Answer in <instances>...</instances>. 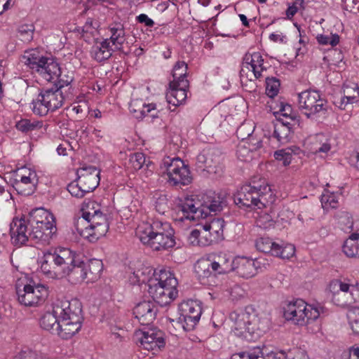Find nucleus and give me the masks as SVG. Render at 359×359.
Wrapping results in <instances>:
<instances>
[{
  "instance_id": "f257e3e1",
  "label": "nucleus",
  "mask_w": 359,
  "mask_h": 359,
  "mask_svg": "<svg viewBox=\"0 0 359 359\" xmlns=\"http://www.w3.org/2000/svg\"><path fill=\"white\" fill-rule=\"evenodd\" d=\"M81 217L75 222L77 232L90 242H95L104 236L109 224L107 214L95 201H84L81 208Z\"/></svg>"
},
{
  "instance_id": "f03ea898",
  "label": "nucleus",
  "mask_w": 359,
  "mask_h": 359,
  "mask_svg": "<svg viewBox=\"0 0 359 359\" xmlns=\"http://www.w3.org/2000/svg\"><path fill=\"white\" fill-rule=\"evenodd\" d=\"M229 318L233 323V332L240 337L248 338L254 334L260 336L269 328L268 319L259 316L252 306L231 312Z\"/></svg>"
},
{
  "instance_id": "7ed1b4c3",
  "label": "nucleus",
  "mask_w": 359,
  "mask_h": 359,
  "mask_svg": "<svg viewBox=\"0 0 359 359\" xmlns=\"http://www.w3.org/2000/svg\"><path fill=\"white\" fill-rule=\"evenodd\" d=\"M154 277L149 280L148 292L154 301L165 305L174 300L177 295V280L173 273L166 269L154 271Z\"/></svg>"
},
{
  "instance_id": "20e7f679",
  "label": "nucleus",
  "mask_w": 359,
  "mask_h": 359,
  "mask_svg": "<svg viewBox=\"0 0 359 359\" xmlns=\"http://www.w3.org/2000/svg\"><path fill=\"white\" fill-rule=\"evenodd\" d=\"M271 188L264 179L259 182L252 180L249 184L242 186L234 196L237 205L247 208L262 209L269 202L267 196H271Z\"/></svg>"
},
{
  "instance_id": "39448f33",
  "label": "nucleus",
  "mask_w": 359,
  "mask_h": 359,
  "mask_svg": "<svg viewBox=\"0 0 359 359\" xmlns=\"http://www.w3.org/2000/svg\"><path fill=\"white\" fill-rule=\"evenodd\" d=\"M27 222L33 229L32 236L35 239L46 241L56 232L53 215L44 208H36L29 214Z\"/></svg>"
},
{
  "instance_id": "423d86ee",
  "label": "nucleus",
  "mask_w": 359,
  "mask_h": 359,
  "mask_svg": "<svg viewBox=\"0 0 359 359\" xmlns=\"http://www.w3.org/2000/svg\"><path fill=\"white\" fill-rule=\"evenodd\" d=\"M320 311L316 307L307 304L302 299L287 303L283 307V316L294 324L304 326L318 319Z\"/></svg>"
},
{
  "instance_id": "0eeeda50",
  "label": "nucleus",
  "mask_w": 359,
  "mask_h": 359,
  "mask_svg": "<svg viewBox=\"0 0 359 359\" xmlns=\"http://www.w3.org/2000/svg\"><path fill=\"white\" fill-rule=\"evenodd\" d=\"M69 309H66L57 326V334L62 339H69L76 334L81 329L83 321L81 302L77 299L69 301Z\"/></svg>"
},
{
  "instance_id": "6e6552de",
  "label": "nucleus",
  "mask_w": 359,
  "mask_h": 359,
  "mask_svg": "<svg viewBox=\"0 0 359 359\" xmlns=\"http://www.w3.org/2000/svg\"><path fill=\"white\" fill-rule=\"evenodd\" d=\"M69 249L60 248L44 253L41 260V271L51 278H62L65 265L69 264Z\"/></svg>"
},
{
  "instance_id": "1a4fd4ad",
  "label": "nucleus",
  "mask_w": 359,
  "mask_h": 359,
  "mask_svg": "<svg viewBox=\"0 0 359 359\" xmlns=\"http://www.w3.org/2000/svg\"><path fill=\"white\" fill-rule=\"evenodd\" d=\"M201 313V307L196 301H184L179 305V317L176 320L169 318V320L177 329L190 331L199 321Z\"/></svg>"
},
{
  "instance_id": "9d476101",
  "label": "nucleus",
  "mask_w": 359,
  "mask_h": 359,
  "mask_svg": "<svg viewBox=\"0 0 359 359\" xmlns=\"http://www.w3.org/2000/svg\"><path fill=\"white\" fill-rule=\"evenodd\" d=\"M16 292L19 302L25 306H34L43 303L48 295V289L43 285L18 283Z\"/></svg>"
},
{
  "instance_id": "9b49d317",
  "label": "nucleus",
  "mask_w": 359,
  "mask_h": 359,
  "mask_svg": "<svg viewBox=\"0 0 359 359\" xmlns=\"http://www.w3.org/2000/svg\"><path fill=\"white\" fill-rule=\"evenodd\" d=\"M168 182L173 185H187L191 182L192 177L188 167L179 158L170 157L163 161Z\"/></svg>"
},
{
  "instance_id": "f8f14e48",
  "label": "nucleus",
  "mask_w": 359,
  "mask_h": 359,
  "mask_svg": "<svg viewBox=\"0 0 359 359\" xmlns=\"http://www.w3.org/2000/svg\"><path fill=\"white\" fill-rule=\"evenodd\" d=\"M298 108L308 118L325 112L327 102L316 90H304L298 95Z\"/></svg>"
},
{
  "instance_id": "ddd939ff",
  "label": "nucleus",
  "mask_w": 359,
  "mask_h": 359,
  "mask_svg": "<svg viewBox=\"0 0 359 359\" xmlns=\"http://www.w3.org/2000/svg\"><path fill=\"white\" fill-rule=\"evenodd\" d=\"M134 340L142 348L158 351L165 346L164 334L157 328H144L135 332Z\"/></svg>"
},
{
  "instance_id": "4468645a",
  "label": "nucleus",
  "mask_w": 359,
  "mask_h": 359,
  "mask_svg": "<svg viewBox=\"0 0 359 359\" xmlns=\"http://www.w3.org/2000/svg\"><path fill=\"white\" fill-rule=\"evenodd\" d=\"M241 70L240 72L241 82L247 85L249 80H255L262 76V72L265 70L263 66L264 59L259 53L245 55Z\"/></svg>"
},
{
  "instance_id": "2eb2a0df",
  "label": "nucleus",
  "mask_w": 359,
  "mask_h": 359,
  "mask_svg": "<svg viewBox=\"0 0 359 359\" xmlns=\"http://www.w3.org/2000/svg\"><path fill=\"white\" fill-rule=\"evenodd\" d=\"M69 309L68 300L57 299L53 304L52 311H48L43 315L40 320L41 327L52 333L57 334V326L60 324L62 316L66 313V309Z\"/></svg>"
},
{
  "instance_id": "dca6fc26",
  "label": "nucleus",
  "mask_w": 359,
  "mask_h": 359,
  "mask_svg": "<svg viewBox=\"0 0 359 359\" xmlns=\"http://www.w3.org/2000/svg\"><path fill=\"white\" fill-rule=\"evenodd\" d=\"M70 262L65 265L62 278H67L72 284H79L86 279V263L81 260L79 255L69 249Z\"/></svg>"
},
{
  "instance_id": "f3484780",
  "label": "nucleus",
  "mask_w": 359,
  "mask_h": 359,
  "mask_svg": "<svg viewBox=\"0 0 359 359\" xmlns=\"http://www.w3.org/2000/svg\"><path fill=\"white\" fill-rule=\"evenodd\" d=\"M27 220L25 219H15L11 224L10 234L11 242L15 246L25 245L29 239L34 241H42L41 239H35L32 236L33 229L28 228Z\"/></svg>"
},
{
  "instance_id": "a211bd4d",
  "label": "nucleus",
  "mask_w": 359,
  "mask_h": 359,
  "mask_svg": "<svg viewBox=\"0 0 359 359\" xmlns=\"http://www.w3.org/2000/svg\"><path fill=\"white\" fill-rule=\"evenodd\" d=\"M159 234L163 236L174 237V230L170 224L156 220L151 224L142 223L136 229V235H142L143 238H148L149 235Z\"/></svg>"
},
{
  "instance_id": "6ab92c4d",
  "label": "nucleus",
  "mask_w": 359,
  "mask_h": 359,
  "mask_svg": "<svg viewBox=\"0 0 359 359\" xmlns=\"http://www.w3.org/2000/svg\"><path fill=\"white\" fill-rule=\"evenodd\" d=\"M77 180L83 189L92 192L100 183V170L94 166H84L77 170Z\"/></svg>"
},
{
  "instance_id": "aec40b11",
  "label": "nucleus",
  "mask_w": 359,
  "mask_h": 359,
  "mask_svg": "<svg viewBox=\"0 0 359 359\" xmlns=\"http://www.w3.org/2000/svg\"><path fill=\"white\" fill-rule=\"evenodd\" d=\"M259 265L260 262L258 259L237 257L233 259L232 271H235L240 277L250 278L257 273Z\"/></svg>"
},
{
  "instance_id": "412c9836",
  "label": "nucleus",
  "mask_w": 359,
  "mask_h": 359,
  "mask_svg": "<svg viewBox=\"0 0 359 359\" xmlns=\"http://www.w3.org/2000/svg\"><path fill=\"white\" fill-rule=\"evenodd\" d=\"M178 211L182 212L183 218L189 220L198 219L199 218H204L205 212L203 210L202 203L194 198H185L184 201L178 205Z\"/></svg>"
},
{
  "instance_id": "4be33fe9",
  "label": "nucleus",
  "mask_w": 359,
  "mask_h": 359,
  "mask_svg": "<svg viewBox=\"0 0 359 359\" xmlns=\"http://www.w3.org/2000/svg\"><path fill=\"white\" fill-rule=\"evenodd\" d=\"M169 90L166 93L167 102L173 106L181 104L187 98V90L189 83L187 79L180 81H172L169 84Z\"/></svg>"
},
{
  "instance_id": "5701e85b",
  "label": "nucleus",
  "mask_w": 359,
  "mask_h": 359,
  "mask_svg": "<svg viewBox=\"0 0 359 359\" xmlns=\"http://www.w3.org/2000/svg\"><path fill=\"white\" fill-rule=\"evenodd\" d=\"M207 259L212 272L224 274L232 271L233 259L229 255L222 252H215L209 254Z\"/></svg>"
},
{
  "instance_id": "b1692460",
  "label": "nucleus",
  "mask_w": 359,
  "mask_h": 359,
  "mask_svg": "<svg viewBox=\"0 0 359 359\" xmlns=\"http://www.w3.org/2000/svg\"><path fill=\"white\" fill-rule=\"evenodd\" d=\"M156 311L154 303L150 301L140 302L133 309L135 318L142 325H150L156 318Z\"/></svg>"
},
{
  "instance_id": "393cba45",
  "label": "nucleus",
  "mask_w": 359,
  "mask_h": 359,
  "mask_svg": "<svg viewBox=\"0 0 359 359\" xmlns=\"http://www.w3.org/2000/svg\"><path fill=\"white\" fill-rule=\"evenodd\" d=\"M140 241L148 245L153 250L160 251L171 248L175 245L174 237L163 236L162 235H149L148 238H143L142 235H137Z\"/></svg>"
},
{
  "instance_id": "a878e982",
  "label": "nucleus",
  "mask_w": 359,
  "mask_h": 359,
  "mask_svg": "<svg viewBox=\"0 0 359 359\" xmlns=\"http://www.w3.org/2000/svg\"><path fill=\"white\" fill-rule=\"evenodd\" d=\"M39 95L41 96L42 102H44L51 111L60 108L65 100L62 90L57 87L43 89Z\"/></svg>"
},
{
  "instance_id": "bb28decb",
  "label": "nucleus",
  "mask_w": 359,
  "mask_h": 359,
  "mask_svg": "<svg viewBox=\"0 0 359 359\" xmlns=\"http://www.w3.org/2000/svg\"><path fill=\"white\" fill-rule=\"evenodd\" d=\"M344 96L335 100L334 104L341 109H344L348 104L356 102L359 100V87L356 83L345 84L343 87Z\"/></svg>"
},
{
  "instance_id": "cd10ccee",
  "label": "nucleus",
  "mask_w": 359,
  "mask_h": 359,
  "mask_svg": "<svg viewBox=\"0 0 359 359\" xmlns=\"http://www.w3.org/2000/svg\"><path fill=\"white\" fill-rule=\"evenodd\" d=\"M129 109L130 111L137 119H141L146 116H149L151 118L157 116L155 114L151 113L153 111L156 110L155 104H146L142 100H132Z\"/></svg>"
},
{
  "instance_id": "c85d7f7f",
  "label": "nucleus",
  "mask_w": 359,
  "mask_h": 359,
  "mask_svg": "<svg viewBox=\"0 0 359 359\" xmlns=\"http://www.w3.org/2000/svg\"><path fill=\"white\" fill-rule=\"evenodd\" d=\"M278 123L274 125L273 137L280 144H285L290 140L291 126L290 121H284L283 118L278 117Z\"/></svg>"
},
{
  "instance_id": "c756f323",
  "label": "nucleus",
  "mask_w": 359,
  "mask_h": 359,
  "mask_svg": "<svg viewBox=\"0 0 359 359\" xmlns=\"http://www.w3.org/2000/svg\"><path fill=\"white\" fill-rule=\"evenodd\" d=\"M110 45L109 39L96 43L92 48L91 54L97 62H102L109 59L114 49Z\"/></svg>"
},
{
  "instance_id": "7c9ffc66",
  "label": "nucleus",
  "mask_w": 359,
  "mask_h": 359,
  "mask_svg": "<svg viewBox=\"0 0 359 359\" xmlns=\"http://www.w3.org/2000/svg\"><path fill=\"white\" fill-rule=\"evenodd\" d=\"M60 67L57 62L53 59L48 58L46 60L44 65L39 69V74L48 81L53 82L57 76L60 73Z\"/></svg>"
},
{
  "instance_id": "2f4dec72",
  "label": "nucleus",
  "mask_w": 359,
  "mask_h": 359,
  "mask_svg": "<svg viewBox=\"0 0 359 359\" xmlns=\"http://www.w3.org/2000/svg\"><path fill=\"white\" fill-rule=\"evenodd\" d=\"M37 183L38 179H31L28 181L24 178L14 177L13 187L19 194L29 196L34 192Z\"/></svg>"
},
{
  "instance_id": "473e14b6",
  "label": "nucleus",
  "mask_w": 359,
  "mask_h": 359,
  "mask_svg": "<svg viewBox=\"0 0 359 359\" xmlns=\"http://www.w3.org/2000/svg\"><path fill=\"white\" fill-rule=\"evenodd\" d=\"M46 59L47 57L41 55L39 52L36 50L27 51L23 56L25 64L37 72H39V69L44 65Z\"/></svg>"
},
{
  "instance_id": "72a5a7b5",
  "label": "nucleus",
  "mask_w": 359,
  "mask_h": 359,
  "mask_svg": "<svg viewBox=\"0 0 359 359\" xmlns=\"http://www.w3.org/2000/svg\"><path fill=\"white\" fill-rule=\"evenodd\" d=\"M111 36L109 41L116 50H121L122 46L126 41L125 30L123 25L115 24L110 27Z\"/></svg>"
},
{
  "instance_id": "f704fd0d",
  "label": "nucleus",
  "mask_w": 359,
  "mask_h": 359,
  "mask_svg": "<svg viewBox=\"0 0 359 359\" xmlns=\"http://www.w3.org/2000/svg\"><path fill=\"white\" fill-rule=\"evenodd\" d=\"M359 233H353L344 242L343 251L347 257H359V245L357 243Z\"/></svg>"
},
{
  "instance_id": "c9c22d12",
  "label": "nucleus",
  "mask_w": 359,
  "mask_h": 359,
  "mask_svg": "<svg viewBox=\"0 0 359 359\" xmlns=\"http://www.w3.org/2000/svg\"><path fill=\"white\" fill-rule=\"evenodd\" d=\"M86 269L87 272L86 279H88V281L93 282L100 276L103 264L100 259H90L87 264L86 263Z\"/></svg>"
},
{
  "instance_id": "e433bc0d",
  "label": "nucleus",
  "mask_w": 359,
  "mask_h": 359,
  "mask_svg": "<svg viewBox=\"0 0 359 359\" xmlns=\"http://www.w3.org/2000/svg\"><path fill=\"white\" fill-rule=\"evenodd\" d=\"M332 294V302L341 307L351 306L353 304V297L351 293L340 292L338 290H330Z\"/></svg>"
},
{
  "instance_id": "4c0bfd02",
  "label": "nucleus",
  "mask_w": 359,
  "mask_h": 359,
  "mask_svg": "<svg viewBox=\"0 0 359 359\" xmlns=\"http://www.w3.org/2000/svg\"><path fill=\"white\" fill-rule=\"evenodd\" d=\"M339 194L325 189L320 199L323 208L326 211L337 208L339 205Z\"/></svg>"
},
{
  "instance_id": "58836bf2",
  "label": "nucleus",
  "mask_w": 359,
  "mask_h": 359,
  "mask_svg": "<svg viewBox=\"0 0 359 359\" xmlns=\"http://www.w3.org/2000/svg\"><path fill=\"white\" fill-rule=\"evenodd\" d=\"M151 272V269L142 266L135 270L132 275L130 276L129 281L133 285L145 283L147 281L149 283V280L151 279L149 278Z\"/></svg>"
},
{
  "instance_id": "ea45409f",
  "label": "nucleus",
  "mask_w": 359,
  "mask_h": 359,
  "mask_svg": "<svg viewBox=\"0 0 359 359\" xmlns=\"http://www.w3.org/2000/svg\"><path fill=\"white\" fill-rule=\"evenodd\" d=\"M203 225L213 236V238H217L222 236L224 227V221L222 219L215 218L210 222H205Z\"/></svg>"
},
{
  "instance_id": "a19ab883",
  "label": "nucleus",
  "mask_w": 359,
  "mask_h": 359,
  "mask_svg": "<svg viewBox=\"0 0 359 359\" xmlns=\"http://www.w3.org/2000/svg\"><path fill=\"white\" fill-rule=\"evenodd\" d=\"M203 205V210L205 212L204 218L208 217L210 212H217L222 210V201L219 196H216L215 194L212 196H210V199L208 201H205Z\"/></svg>"
},
{
  "instance_id": "79ce46f5",
  "label": "nucleus",
  "mask_w": 359,
  "mask_h": 359,
  "mask_svg": "<svg viewBox=\"0 0 359 359\" xmlns=\"http://www.w3.org/2000/svg\"><path fill=\"white\" fill-rule=\"evenodd\" d=\"M129 164L134 170H139L143 168L144 165L149 168L151 161L147 159L143 153L137 152L130 156Z\"/></svg>"
},
{
  "instance_id": "37998d69",
  "label": "nucleus",
  "mask_w": 359,
  "mask_h": 359,
  "mask_svg": "<svg viewBox=\"0 0 359 359\" xmlns=\"http://www.w3.org/2000/svg\"><path fill=\"white\" fill-rule=\"evenodd\" d=\"M256 248L260 252L271 253L273 255V251L278 248V243L272 241L269 238H260L256 241Z\"/></svg>"
},
{
  "instance_id": "c03bdc74",
  "label": "nucleus",
  "mask_w": 359,
  "mask_h": 359,
  "mask_svg": "<svg viewBox=\"0 0 359 359\" xmlns=\"http://www.w3.org/2000/svg\"><path fill=\"white\" fill-rule=\"evenodd\" d=\"M33 24H22L18 27V37L23 42H29L33 39L34 32Z\"/></svg>"
},
{
  "instance_id": "a18cd8bd",
  "label": "nucleus",
  "mask_w": 359,
  "mask_h": 359,
  "mask_svg": "<svg viewBox=\"0 0 359 359\" xmlns=\"http://www.w3.org/2000/svg\"><path fill=\"white\" fill-rule=\"evenodd\" d=\"M347 318L353 334L359 337V309H350L347 313Z\"/></svg>"
},
{
  "instance_id": "49530a36",
  "label": "nucleus",
  "mask_w": 359,
  "mask_h": 359,
  "mask_svg": "<svg viewBox=\"0 0 359 359\" xmlns=\"http://www.w3.org/2000/svg\"><path fill=\"white\" fill-rule=\"evenodd\" d=\"M42 123L40 121H32L29 119H22L16 123V128L22 133H29L41 128Z\"/></svg>"
},
{
  "instance_id": "de8ad7c7",
  "label": "nucleus",
  "mask_w": 359,
  "mask_h": 359,
  "mask_svg": "<svg viewBox=\"0 0 359 359\" xmlns=\"http://www.w3.org/2000/svg\"><path fill=\"white\" fill-rule=\"evenodd\" d=\"M273 252V256L282 259H290L294 255L295 248L292 244H286L285 245L278 244V248H275Z\"/></svg>"
},
{
  "instance_id": "09e8293b",
  "label": "nucleus",
  "mask_w": 359,
  "mask_h": 359,
  "mask_svg": "<svg viewBox=\"0 0 359 359\" xmlns=\"http://www.w3.org/2000/svg\"><path fill=\"white\" fill-rule=\"evenodd\" d=\"M255 126L251 122L243 123L236 130V135L241 140L250 137L255 130Z\"/></svg>"
},
{
  "instance_id": "8fccbe9b",
  "label": "nucleus",
  "mask_w": 359,
  "mask_h": 359,
  "mask_svg": "<svg viewBox=\"0 0 359 359\" xmlns=\"http://www.w3.org/2000/svg\"><path fill=\"white\" fill-rule=\"evenodd\" d=\"M195 271L199 277H208L212 272L211 266L207 257L198 261L195 265Z\"/></svg>"
},
{
  "instance_id": "3c124183",
  "label": "nucleus",
  "mask_w": 359,
  "mask_h": 359,
  "mask_svg": "<svg viewBox=\"0 0 359 359\" xmlns=\"http://www.w3.org/2000/svg\"><path fill=\"white\" fill-rule=\"evenodd\" d=\"M187 69V65L184 61L177 62L173 67L172 81H180L182 79H186Z\"/></svg>"
},
{
  "instance_id": "603ef678",
  "label": "nucleus",
  "mask_w": 359,
  "mask_h": 359,
  "mask_svg": "<svg viewBox=\"0 0 359 359\" xmlns=\"http://www.w3.org/2000/svg\"><path fill=\"white\" fill-rule=\"evenodd\" d=\"M353 284L349 283V280L334 279L330 283L329 290H338L340 292L351 293Z\"/></svg>"
},
{
  "instance_id": "864d4df0",
  "label": "nucleus",
  "mask_w": 359,
  "mask_h": 359,
  "mask_svg": "<svg viewBox=\"0 0 359 359\" xmlns=\"http://www.w3.org/2000/svg\"><path fill=\"white\" fill-rule=\"evenodd\" d=\"M31 107L33 112L39 116H45L50 110L46 103L42 102L40 95H38L35 100H33Z\"/></svg>"
},
{
  "instance_id": "5fc2aeb1",
  "label": "nucleus",
  "mask_w": 359,
  "mask_h": 359,
  "mask_svg": "<svg viewBox=\"0 0 359 359\" xmlns=\"http://www.w3.org/2000/svg\"><path fill=\"white\" fill-rule=\"evenodd\" d=\"M280 81L276 78H266V93L270 97L276 96L280 88Z\"/></svg>"
},
{
  "instance_id": "6e6d98bb",
  "label": "nucleus",
  "mask_w": 359,
  "mask_h": 359,
  "mask_svg": "<svg viewBox=\"0 0 359 359\" xmlns=\"http://www.w3.org/2000/svg\"><path fill=\"white\" fill-rule=\"evenodd\" d=\"M236 154L242 161H249L252 158V150L245 144H241L237 147Z\"/></svg>"
},
{
  "instance_id": "4d7b16f0",
  "label": "nucleus",
  "mask_w": 359,
  "mask_h": 359,
  "mask_svg": "<svg viewBox=\"0 0 359 359\" xmlns=\"http://www.w3.org/2000/svg\"><path fill=\"white\" fill-rule=\"evenodd\" d=\"M67 190L72 196L76 198H82L86 194L89 193L87 190L81 187L78 180L76 182H73L69 184L67 186Z\"/></svg>"
},
{
  "instance_id": "13d9d810",
  "label": "nucleus",
  "mask_w": 359,
  "mask_h": 359,
  "mask_svg": "<svg viewBox=\"0 0 359 359\" xmlns=\"http://www.w3.org/2000/svg\"><path fill=\"white\" fill-rule=\"evenodd\" d=\"M196 230L200 231V246H206L210 245L212 241L213 236L208 231V229L205 228L204 225H199Z\"/></svg>"
},
{
  "instance_id": "bf43d9fd",
  "label": "nucleus",
  "mask_w": 359,
  "mask_h": 359,
  "mask_svg": "<svg viewBox=\"0 0 359 359\" xmlns=\"http://www.w3.org/2000/svg\"><path fill=\"white\" fill-rule=\"evenodd\" d=\"M317 40L322 45L330 44L332 46H335L339 42V36L337 34L329 36L320 34L317 36Z\"/></svg>"
},
{
  "instance_id": "052dcab7",
  "label": "nucleus",
  "mask_w": 359,
  "mask_h": 359,
  "mask_svg": "<svg viewBox=\"0 0 359 359\" xmlns=\"http://www.w3.org/2000/svg\"><path fill=\"white\" fill-rule=\"evenodd\" d=\"M73 81L72 75L63 74L60 70V73L53 81L57 88L62 90L65 86H68Z\"/></svg>"
},
{
  "instance_id": "680f3d73",
  "label": "nucleus",
  "mask_w": 359,
  "mask_h": 359,
  "mask_svg": "<svg viewBox=\"0 0 359 359\" xmlns=\"http://www.w3.org/2000/svg\"><path fill=\"white\" fill-rule=\"evenodd\" d=\"M15 177L24 178L25 180H27L28 181L31 179H37L35 171L27 167L18 169L15 173Z\"/></svg>"
},
{
  "instance_id": "e2e57ef3",
  "label": "nucleus",
  "mask_w": 359,
  "mask_h": 359,
  "mask_svg": "<svg viewBox=\"0 0 359 359\" xmlns=\"http://www.w3.org/2000/svg\"><path fill=\"white\" fill-rule=\"evenodd\" d=\"M230 298L232 301H238L245 297V291L238 285H234L229 290Z\"/></svg>"
},
{
  "instance_id": "0e129e2a",
  "label": "nucleus",
  "mask_w": 359,
  "mask_h": 359,
  "mask_svg": "<svg viewBox=\"0 0 359 359\" xmlns=\"http://www.w3.org/2000/svg\"><path fill=\"white\" fill-rule=\"evenodd\" d=\"M257 223L261 227L267 228L273 224V217L267 212H262L257 219Z\"/></svg>"
},
{
  "instance_id": "69168bd1",
  "label": "nucleus",
  "mask_w": 359,
  "mask_h": 359,
  "mask_svg": "<svg viewBox=\"0 0 359 359\" xmlns=\"http://www.w3.org/2000/svg\"><path fill=\"white\" fill-rule=\"evenodd\" d=\"M98 23L92 19H88L83 27V32L84 33H89L94 36L97 32Z\"/></svg>"
},
{
  "instance_id": "338daca9",
  "label": "nucleus",
  "mask_w": 359,
  "mask_h": 359,
  "mask_svg": "<svg viewBox=\"0 0 359 359\" xmlns=\"http://www.w3.org/2000/svg\"><path fill=\"white\" fill-rule=\"evenodd\" d=\"M278 114L280 118L283 116L285 118H289L292 121H295V117L292 114V107L290 104L281 103Z\"/></svg>"
},
{
  "instance_id": "774afa93",
  "label": "nucleus",
  "mask_w": 359,
  "mask_h": 359,
  "mask_svg": "<svg viewBox=\"0 0 359 359\" xmlns=\"http://www.w3.org/2000/svg\"><path fill=\"white\" fill-rule=\"evenodd\" d=\"M274 156L278 161H283L284 165H287L290 163L292 159V154L285 150H279L275 152Z\"/></svg>"
}]
</instances>
